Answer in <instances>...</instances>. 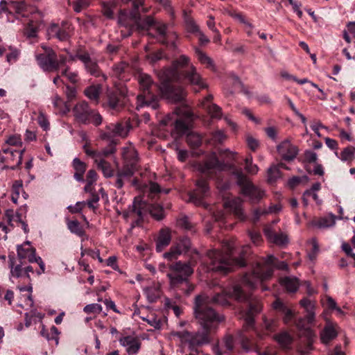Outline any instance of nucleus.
Masks as SVG:
<instances>
[{"label":"nucleus","mask_w":355,"mask_h":355,"mask_svg":"<svg viewBox=\"0 0 355 355\" xmlns=\"http://www.w3.org/2000/svg\"><path fill=\"white\" fill-rule=\"evenodd\" d=\"M231 299H234L238 302L248 300L243 326L246 330L252 328L254 323V317L260 313L262 304L259 300H248V295L244 293L241 287L235 285L232 288L223 290L221 293H216L211 300L204 295L196 296L193 309L196 319L200 325L201 330L194 333L188 331H175L173 333V335L179 338L182 343L187 344L191 352H198V347L209 343L211 334L224 320L223 316L218 314L211 306V302L223 306H228L231 305L230 302Z\"/></svg>","instance_id":"obj_1"},{"label":"nucleus","mask_w":355,"mask_h":355,"mask_svg":"<svg viewBox=\"0 0 355 355\" xmlns=\"http://www.w3.org/2000/svg\"><path fill=\"white\" fill-rule=\"evenodd\" d=\"M158 77L161 83L162 93L175 103L183 101L186 96L185 90L180 85L184 80L198 86L199 89L207 87L196 68L189 64V58L185 55L175 60L171 67L160 71Z\"/></svg>","instance_id":"obj_2"},{"label":"nucleus","mask_w":355,"mask_h":355,"mask_svg":"<svg viewBox=\"0 0 355 355\" xmlns=\"http://www.w3.org/2000/svg\"><path fill=\"white\" fill-rule=\"evenodd\" d=\"M197 169L202 174L209 178L218 172L230 170L236 178L238 185L241 188L242 193L250 198L252 202L259 201L264 196V191L254 186L244 175L241 168L231 164H225L218 160L215 153L211 154L204 162L196 165Z\"/></svg>","instance_id":"obj_3"},{"label":"nucleus","mask_w":355,"mask_h":355,"mask_svg":"<svg viewBox=\"0 0 355 355\" xmlns=\"http://www.w3.org/2000/svg\"><path fill=\"white\" fill-rule=\"evenodd\" d=\"M233 243L225 241L223 245V251L218 250H210L207 255L210 260L209 268L211 270L226 274L231 271L234 266L239 267L245 265L244 259V250L241 252L240 257H235L233 255Z\"/></svg>","instance_id":"obj_4"},{"label":"nucleus","mask_w":355,"mask_h":355,"mask_svg":"<svg viewBox=\"0 0 355 355\" xmlns=\"http://www.w3.org/2000/svg\"><path fill=\"white\" fill-rule=\"evenodd\" d=\"M124 3L132 2L133 9L130 12V17L134 25L139 31L148 30L152 26H155V30L159 34V42L164 44L168 42L169 34L167 32V26L165 24H155L150 16L142 19L139 12V7L143 5L144 0H122Z\"/></svg>","instance_id":"obj_5"},{"label":"nucleus","mask_w":355,"mask_h":355,"mask_svg":"<svg viewBox=\"0 0 355 355\" xmlns=\"http://www.w3.org/2000/svg\"><path fill=\"white\" fill-rule=\"evenodd\" d=\"M275 257L268 255L253 268L252 273H246L242 282L250 288H254L258 283L269 279L273 274Z\"/></svg>","instance_id":"obj_6"},{"label":"nucleus","mask_w":355,"mask_h":355,"mask_svg":"<svg viewBox=\"0 0 355 355\" xmlns=\"http://www.w3.org/2000/svg\"><path fill=\"white\" fill-rule=\"evenodd\" d=\"M138 83L141 94L137 96L138 107L146 106L156 110L159 107L158 98L153 94V88L155 87L151 77L146 73H141L138 76Z\"/></svg>","instance_id":"obj_7"},{"label":"nucleus","mask_w":355,"mask_h":355,"mask_svg":"<svg viewBox=\"0 0 355 355\" xmlns=\"http://www.w3.org/2000/svg\"><path fill=\"white\" fill-rule=\"evenodd\" d=\"M193 120L192 113L187 108H176L175 112L168 115L160 121L161 125H174L180 135L185 134L189 129Z\"/></svg>","instance_id":"obj_8"},{"label":"nucleus","mask_w":355,"mask_h":355,"mask_svg":"<svg viewBox=\"0 0 355 355\" xmlns=\"http://www.w3.org/2000/svg\"><path fill=\"white\" fill-rule=\"evenodd\" d=\"M169 268L171 272L167 274V277L173 287H178L180 284L185 283L188 286V293L193 290V286L189 285L188 282V277L193 272L189 263L178 261L170 265Z\"/></svg>","instance_id":"obj_9"},{"label":"nucleus","mask_w":355,"mask_h":355,"mask_svg":"<svg viewBox=\"0 0 355 355\" xmlns=\"http://www.w3.org/2000/svg\"><path fill=\"white\" fill-rule=\"evenodd\" d=\"M306 312V317L298 320L296 323L297 328L302 331L301 336L304 337L306 342L304 345L300 346L298 348L300 355H306L313 349L312 344L315 337V333L309 327L314 321L315 313L313 309L308 310Z\"/></svg>","instance_id":"obj_10"},{"label":"nucleus","mask_w":355,"mask_h":355,"mask_svg":"<svg viewBox=\"0 0 355 355\" xmlns=\"http://www.w3.org/2000/svg\"><path fill=\"white\" fill-rule=\"evenodd\" d=\"M75 119L80 123H92L99 125L103 121L101 114L96 110L89 108L87 103L82 101L77 103L72 110Z\"/></svg>","instance_id":"obj_11"},{"label":"nucleus","mask_w":355,"mask_h":355,"mask_svg":"<svg viewBox=\"0 0 355 355\" xmlns=\"http://www.w3.org/2000/svg\"><path fill=\"white\" fill-rule=\"evenodd\" d=\"M146 212V205L144 202L135 198L132 205L123 213L125 219H131L132 223L130 228L139 226L144 220V216Z\"/></svg>","instance_id":"obj_12"},{"label":"nucleus","mask_w":355,"mask_h":355,"mask_svg":"<svg viewBox=\"0 0 355 355\" xmlns=\"http://www.w3.org/2000/svg\"><path fill=\"white\" fill-rule=\"evenodd\" d=\"M44 53L36 55L38 65L44 71L53 72L56 71L55 53L46 46H42Z\"/></svg>","instance_id":"obj_13"},{"label":"nucleus","mask_w":355,"mask_h":355,"mask_svg":"<svg viewBox=\"0 0 355 355\" xmlns=\"http://www.w3.org/2000/svg\"><path fill=\"white\" fill-rule=\"evenodd\" d=\"M196 189L189 193V200L197 206H205L203 199L209 193V188L205 180L199 179Z\"/></svg>","instance_id":"obj_14"},{"label":"nucleus","mask_w":355,"mask_h":355,"mask_svg":"<svg viewBox=\"0 0 355 355\" xmlns=\"http://www.w3.org/2000/svg\"><path fill=\"white\" fill-rule=\"evenodd\" d=\"M81 62H83L85 70L92 76L94 77L102 76L103 80L106 79V76L101 73L97 62L91 58L88 53H78L76 55Z\"/></svg>","instance_id":"obj_15"},{"label":"nucleus","mask_w":355,"mask_h":355,"mask_svg":"<svg viewBox=\"0 0 355 355\" xmlns=\"http://www.w3.org/2000/svg\"><path fill=\"white\" fill-rule=\"evenodd\" d=\"M277 150L282 156V159L286 161L293 160L298 153V148L297 146L291 144L288 139H286L281 142L277 146Z\"/></svg>","instance_id":"obj_16"},{"label":"nucleus","mask_w":355,"mask_h":355,"mask_svg":"<svg viewBox=\"0 0 355 355\" xmlns=\"http://www.w3.org/2000/svg\"><path fill=\"white\" fill-rule=\"evenodd\" d=\"M191 247V241L187 237L183 238L180 241L176 246L171 248L170 251L164 254L166 259L172 260L177 257L178 255L187 252Z\"/></svg>","instance_id":"obj_17"},{"label":"nucleus","mask_w":355,"mask_h":355,"mask_svg":"<svg viewBox=\"0 0 355 355\" xmlns=\"http://www.w3.org/2000/svg\"><path fill=\"white\" fill-rule=\"evenodd\" d=\"M119 342L121 345L125 347L129 355L137 354L141 347L139 339L132 336H124L120 338Z\"/></svg>","instance_id":"obj_18"},{"label":"nucleus","mask_w":355,"mask_h":355,"mask_svg":"<svg viewBox=\"0 0 355 355\" xmlns=\"http://www.w3.org/2000/svg\"><path fill=\"white\" fill-rule=\"evenodd\" d=\"M66 26L67 24H62V26L56 24H51L47 30L48 35L50 37H55L60 41L67 40L69 37V33Z\"/></svg>","instance_id":"obj_19"},{"label":"nucleus","mask_w":355,"mask_h":355,"mask_svg":"<svg viewBox=\"0 0 355 355\" xmlns=\"http://www.w3.org/2000/svg\"><path fill=\"white\" fill-rule=\"evenodd\" d=\"M242 200L237 197L234 198H227L224 201V206L229 208L237 217L241 219L244 218L243 212L242 210Z\"/></svg>","instance_id":"obj_20"},{"label":"nucleus","mask_w":355,"mask_h":355,"mask_svg":"<svg viewBox=\"0 0 355 355\" xmlns=\"http://www.w3.org/2000/svg\"><path fill=\"white\" fill-rule=\"evenodd\" d=\"M264 234L269 241L276 245H284L288 243L286 235L283 233L277 234L270 227L264 228Z\"/></svg>","instance_id":"obj_21"},{"label":"nucleus","mask_w":355,"mask_h":355,"mask_svg":"<svg viewBox=\"0 0 355 355\" xmlns=\"http://www.w3.org/2000/svg\"><path fill=\"white\" fill-rule=\"evenodd\" d=\"M274 309L284 315V321L285 323L291 322L293 318L292 310L285 305L279 299H277L272 304Z\"/></svg>","instance_id":"obj_22"},{"label":"nucleus","mask_w":355,"mask_h":355,"mask_svg":"<svg viewBox=\"0 0 355 355\" xmlns=\"http://www.w3.org/2000/svg\"><path fill=\"white\" fill-rule=\"evenodd\" d=\"M108 128L115 135L125 137L131 128V125L128 121H124L112 124Z\"/></svg>","instance_id":"obj_23"},{"label":"nucleus","mask_w":355,"mask_h":355,"mask_svg":"<svg viewBox=\"0 0 355 355\" xmlns=\"http://www.w3.org/2000/svg\"><path fill=\"white\" fill-rule=\"evenodd\" d=\"M122 157L126 164H137L138 155L135 147L129 144L122 149Z\"/></svg>","instance_id":"obj_24"},{"label":"nucleus","mask_w":355,"mask_h":355,"mask_svg":"<svg viewBox=\"0 0 355 355\" xmlns=\"http://www.w3.org/2000/svg\"><path fill=\"white\" fill-rule=\"evenodd\" d=\"M171 234L168 230H161L156 241V250L162 252L171 242Z\"/></svg>","instance_id":"obj_25"},{"label":"nucleus","mask_w":355,"mask_h":355,"mask_svg":"<svg viewBox=\"0 0 355 355\" xmlns=\"http://www.w3.org/2000/svg\"><path fill=\"white\" fill-rule=\"evenodd\" d=\"M72 166L75 170L74 178L78 182H83V175L87 168V165L85 162H82L80 159L76 157L72 162Z\"/></svg>","instance_id":"obj_26"},{"label":"nucleus","mask_w":355,"mask_h":355,"mask_svg":"<svg viewBox=\"0 0 355 355\" xmlns=\"http://www.w3.org/2000/svg\"><path fill=\"white\" fill-rule=\"evenodd\" d=\"M17 255L20 259L27 258L28 261L31 263L36 262L37 257L35 253V249L33 248H29L25 249L23 245L17 246Z\"/></svg>","instance_id":"obj_27"},{"label":"nucleus","mask_w":355,"mask_h":355,"mask_svg":"<svg viewBox=\"0 0 355 355\" xmlns=\"http://www.w3.org/2000/svg\"><path fill=\"white\" fill-rule=\"evenodd\" d=\"M14 264L15 258L9 257V267L10 268L11 277L26 279L25 267H22L21 263L17 264L15 266Z\"/></svg>","instance_id":"obj_28"},{"label":"nucleus","mask_w":355,"mask_h":355,"mask_svg":"<svg viewBox=\"0 0 355 355\" xmlns=\"http://www.w3.org/2000/svg\"><path fill=\"white\" fill-rule=\"evenodd\" d=\"M311 225L320 229L333 227L335 225V216L331 214L327 216L313 220Z\"/></svg>","instance_id":"obj_29"},{"label":"nucleus","mask_w":355,"mask_h":355,"mask_svg":"<svg viewBox=\"0 0 355 355\" xmlns=\"http://www.w3.org/2000/svg\"><path fill=\"white\" fill-rule=\"evenodd\" d=\"M337 336V332L331 325H327L320 334V339L324 344L329 343Z\"/></svg>","instance_id":"obj_30"},{"label":"nucleus","mask_w":355,"mask_h":355,"mask_svg":"<svg viewBox=\"0 0 355 355\" xmlns=\"http://www.w3.org/2000/svg\"><path fill=\"white\" fill-rule=\"evenodd\" d=\"M95 163L97 164V167L98 169L101 170L103 175L105 178H111L114 175V171L112 168L111 164L105 160L103 158L98 159V160H96Z\"/></svg>","instance_id":"obj_31"},{"label":"nucleus","mask_w":355,"mask_h":355,"mask_svg":"<svg viewBox=\"0 0 355 355\" xmlns=\"http://www.w3.org/2000/svg\"><path fill=\"white\" fill-rule=\"evenodd\" d=\"M274 338L284 348H288L293 343V338L287 332L277 334L274 336Z\"/></svg>","instance_id":"obj_32"},{"label":"nucleus","mask_w":355,"mask_h":355,"mask_svg":"<svg viewBox=\"0 0 355 355\" xmlns=\"http://www.w3.org/2000/svg\"><path fill=\"white\" fill-rule=\"evenodd\" d=\"M187 142L193 149L198 148L202 142V137L194 132H189L187 135Z\"/></svg>","instance_id":"obj_33"},{"label":"nucleus","mask_w":355,"mask_h":355,"mask_svg":"<svg viewBox=\"0 0 355 355\" xmlns=\"http://www.w3.org/2000/svg\"><path fill=\"white\" fill-rule=\"evenodd\" d=\"M101 92V86L100 85H92L85 90V94L90 100L98 101L99 96Z\"/></svg>","instance_id":"obj_34"},{"label":"nucleus","mask_w":355,"mask_h":355,"mask_svg":"<svg viewBox=\"0 0 355 355\" xmlns=\"http://www.w3.org/2000/svg\"><path fill=\"white\" fill-rule=\"evenodd\" d=\"M148 210L150 215L157 220H160L164 218V211L162 206L157 204H152L146 205V210Z\"/></svg>","instance_id":"obj_35"},{"label":"nucleus","mask_w":355,"mask_h":355,"mask_svg":"<svg viewBox=\"0 0 355 355\" xmlns=\"http://www.w3.org/2000/svg\"><path fill=\"white\" fill-rule=\"evenodd\" d=\"M282 284L288 292H295L299 287V282L297 278L285 277L282 280Z\"/></svg>","instance_id":"obj_36"},{"label":"nucleus","mask_w":355,"mask_h":355,"mask_svg":"<svg viewBox=\"0 0 355 355\" xmlns=\"http://www.w3.org/2000/svg\"><path fill=\"white\" fill-rule=\"evenodd\" d=\"M117 144V140L112 139L107 147L103 148L101 151L98 153L100 154L98 159L107 157L116 152V146Z\"/></svg>","instance_id":"obj_37"},{"label":"nucleus","mask_w":355,"mask_h":355,"mask_svg":"<svg viewBox=\"0 0 355 355\" xmlns=\"http://www.w3.org/2000/svg\"><path fill=\"white\" fill-rule=\"evenodd\" d=\"M114 2H104L102 4V12L105 17L108 19L114 18V10L116 9Z\"/></svg>","instance_id":"obj_38"},{"label":"nucleus","mask_w":355,"mask_h":355,"mask_svg":"<svg viewBox=\"0 0 355 355\" xmlns=\"http://www.w3.org/2000/svg\"><path fill=\"white\" fill-rule=\"evenodd\" d=\"M67 227L71 233L78 236H83L85 234V231L78 220L69 221L67 223Z\"/></svg>","instance_id":"obj_39"},{"label":"nucleus","mask_w":355,"mask_h":355,"mask_svg":"<svg viewBox=\"0 0 355 355\" xmlns=\"http://www.w3.org/2000/svg\"><path fill=\"white\" fill-rule=\"evenodd\" d=\"M211 118L220 119L222 110L216 104H209L205 108Z\"/></svg>","instance_id":"obj_40"},{"label":"nucleus","mask_w":355,"mask_h":355,"mask_svg":"<svg viewBox=\"0 0 355 355\" xmlns=\"http://www.w3.org/2000/svg\"><path fill=\"white\" fill-rule=\"evenodd\" d=\"M277 326V322L273 319L265 318L263 320V329L265 335H269L275 331Z\"/></svg>","instance_id":"obj_41"},{"label":"nucleus","mask_w":355,"mask_h":355,"mask_svg":"<svg viewBox=\"0 0 355 355\" xmlns=\"http://www.w3.org/2000/svg\"><path fill=\"white\" fill-rule=\"evenodd\" d=\"M107 98L108 105L113 110L118 109L122 104L117 94L114 92L108 93Z\"/></svg>","instance_id":"obj_42"},{"label":"nucleus","mask_w":355,"mask_h":355,"mask_svg":"<svg viewBox=\"0 0 355 355\" xmlns=\"http://www.w3.org/2000/svg\"><path fill=\"white\" fill-rule=\"evenodd\" d=\"M135 170H136L135 164L125 163V165L124 166L122 171H119L118 173H119L121 176H123L125 178H129L133 175Z\"/></svg>","instance_id":"obj_43"},{"label":"nucleus","mask_w":355,"mask_h":355,"mask_svg":"<svg viewBox=\"0 0 355 355\" xmlns=\"http://www.w3.org/2000/svg\"><path fill=\"white\" fill-rule=\"evenodd\" d=\"M69 3L72 6L73 9L76 12H80L83 10L86 9L89 5V0H76Z\"/></svg>","instance_id":"obj_44"},{"label":"nucleus","mask_w":355,"mask_h":355,"mask_svg":"<svg viewBox=\"0 0 355 355\" xmlns=\"http://www.w3.org/2000/svg\"><path fill=\"white\" fill-rule=\"evenodd\" d=\"M196 53L197 55L198 59L199 61L204 64H207L208 67H213V60L208 57L204 52L197 49L196 50Z\"/></svg>","instance_id":"obj_45"},{"label":"nucleus","mask_w":355,"mask_h":355,"mask_svg":"<svg viewBox=\"0 0 355 355\" xmlns=\"http://www.w3.org/2000/svg\"><path fill=\"white\" fill-rule=\"evenodd\" d=\"M354 153L355 148L348 146L341 152L340 158L342 161H351L354 158Z\"/></svg>","instance_id":"obj_46"},{"label":"nucleus","mask_w":355,"mask_h":355,"mask_svg":"<svg viewBox=\"0 0 355 355\" xmlns=\"http://www.w3.org/2000/svg\"><path fill=\"white\" fill-rule=\"evenodd\" d=\"M22 189V182L19 180L15 181L12 184V194L11 200L14 203L17 202L19 196L20 190Z\"/></svg>","instance_id":"obj_47"},{"label":"nucleus","mask_w":355,"mask_h":355,"mask_svg":"<svg viewBox=\"0 0 355 355\" xmlns=\"http://www.w3.org/2000/svg\"><path fill=\"white\" fill-rule=\"evenodd\" d=\"M245 169L248 173L254 175L258 172L259 168L256 164H253L252 156L245 158Z\"/></svg>","instance_id":"obj_48"},{"label":"nucleus","mask_w":355,"mask_h":355,"mask_svg":"<svg viewBox=\"0 0 355 355\" xmlns=\"http://www.w3.org/2000/svg\"><path fill=\"white\" fill-rule=\"evenodd\" d=\"M37 33V25L34 23L33 20H31L25 30V35L28 37H35Z\"/></svg>","instance_id":"obj_49"},{"label":"nucleus","mask_w":355,"mask_h":355,"mask_svg":"<svg viewBox=\"0 0 355 355\" xmlns=\"http://www.w3.org/2000/svg\"><path fill=\"white\" fill-rule=\"evenodd\" d=\"M279 176V170L277 166H272L268 170V181L275 182Z\"/></svg>","instance_id":"obj_50"},{"label":"nucleus","mask_w":355,"mask_h":355,"mask_svg":"<svg viewBox=\"0 0 355 355\" xmlns=\"http://www.w3.org/2000/svg\"><path fill=\"white\" fill-rule=\"evenodd\" d=\"M102 306L98 304H89L86 305L83 311L85 313H99L102 311Z\"/></svg>","instance_id":"obj_51"},{"label":"nucleus","mask_w":355,"mask_h":355,"mask_svg":"<svg viewBox=\"0 0 355 355\" xmlns=\"http://www.w3.org/2000/svg\"><path fill=\"white\" fill-rule=\"evenodd\" d=\"M178 225L180 227H182L186 230L191 231L193 227V224L190 222L189 218L187 216H183V217H181L180 218H179L178 220Z\"/></svg>","instance_id":"obj_52"},{"label":"nucleus","mask_w":355,"mask_h":355,"mask_svg":"<svg viewBox=\"0 0 355 355\" xmlns=\"http://www.w3.org/2000/svg\"><path fill=\"white\" fill-rule=\"evenodd\" d=\"M6 144L13 146H21L22 145L21 137L17 135H11L6 140Z\"/></svg>","instance_id":"obj_53"},{"label":"nucleus","mask_w":355,"mask_h":355,"mask_svg":"<svg viewBox=\"0 0 355 355\" xmlns=\"http://www.w3.org/2000/svg\"><path fill=\"white\" fill-rule=\"evenodd\" d=\"M148 189L151 194H157L161 192L168 193L169 192V189H162L158 184L153 182H150Z\"/></svg>","instance_id":"obj_54"},{"label":"nucleus","mask_w":355,"mask_h":355,"mask_svg":"<svg viewBox=\"0 0 355 355\" xmlns=\"http://www.w3.org/2000/svg\"><path fill=\"white\" fill-rule=\"evenodd\" d=\"M225 135L221 130H217L212 133L211 140L214 144H220L225 139Z\"/></svg>","instance_id":"obj_55"},{"label":"nucleus","mask_w":355,"mask_h":355,"mask_svg":"<svg viewBox=\"0 0 355 355\" xmlns=\"http://www.w3.org/2000/svg\"><path fill=\"white\" fill-rule=\"evenodd\" d=\"M234 338L231 335H227L224 337L223 345L227 351H232L234 349Z\"/></svg>","instance_id":"obj_56"},{"label":"nucleus","mask_w":355,"mask_h":355,"mask_svg":"<svg viewBox=\"0 0 355 355\" xmlns=\"http://www.w3.org/2000/svg\"><path fill=\"white\" fill-rule=\"evenodd\" d=\"M248 234L254 244L257 245L260 244L261 241V236L259 232L255 230H250L248 232Z\"/></svg>","instance_id":"obj_57"},{"label":"nucleus","mask_w":355,"mask_h":355,"mask_svg":"<svg viewBox=\"0 0 355 355\" xmlns=\"http://www.w3.org/2000/svg\"><path fill=\"white\" fill-rule=\"evenodd\" d=\"M187 28L189 32L192 33H199L200 31L199 26L193 19H188L187 21Z\"/></svg>","instance_id":"obj_58"},{"label":"nucleus","mask_w":355,"mask_h":355,"mask_svg":"<svg viewBox=\"0 0 355 355\" xmlns=\"http://www.w3.org/2000/svg\"><path fill=\"white\" fill-rule=\"evenodd\" d=\"M317 154L311 150L306 151L304 153V159L309 163H315L317 161Z\"/></svg>","instance_id":"obj_59"},{"label":"nucleus","mask_w":355,"mask_h":355,"mask_svg":"<svg viewBox=\"0 0 355 355\" xmlns=\"http://www.w3.org/2000/svg\"><path fill=\"white\" fill-rule=\"evenodd\" d=\"M14 6L16 12L24 16V12L26 10V3L24 1H17L15 2Z\"/></svg>","instance_id":"obj_60"},{"label":"nucleus","mask_w":355,"mask_h":355,"mask_svg":"<svg viewBox=\"0 0 355 355\" xmlns=\"http://www.w3.org/2000/svg\"><path fill=\"white\" fill-rule=\"evenodd\" d=\"M83 149H84V151L85 153L88 155V156H90L92 157V158L94 159V162L96 160H98V157H99V153H98V151H95V150H91L87 144H85L83 146Z\"/></svg>","instance_id":"obj_61"},{"label":"nucleus","mask_w":355,"mask_h":355,"mask_svg":"<svg viewBox=\"0 0 355 355\" xmlns=\"http://www.w3.org/2000/svg\"><path fill=\"white\" fill-rule=\"evenodd\" d=\"M247 143L248 147L253 151L256 150L259 146V141L250 136L247 137Z\"/></svg>","instance_id":"obj_62"},{"label":"nucleus","mask_w":355,"mask_h":355,"mask_svg":"<svg viewBox=\"0 0 355 355\" xmlns=\"http://www.w3.org/2000/svg\"><path fill=\"white\" fill-rule=\"evenodd\" d=\"M97 180V173L94 170H89L87 172L86 181L89 182V184H94Z\"/></svg>","instance_id":"obj_63"},{"label":"nucleus","mask_w":355,"mask_h":355,"mask_svg":"<svg viewBox=\"0 0 355 355\" xmlns=\"http://www.w3.org/2000/svg\"><path fill=\"white\" fill-rule=\"evenodd\" d=\"M265 132L268 137H270L272 140H276L277 132V130L274 127L266 128L265 129Z\"/></svg>","instance_id":"obj_64"}]
</instances>
